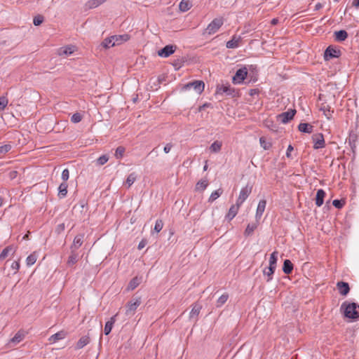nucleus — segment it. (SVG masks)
<instances>
[{"label":"nucleus","instance_id":"7c9ffc66","mask_svg":"<svg viewBox=\"0 0 359 359\" xmlns=\"http://www.w3.org/2000/svg\"><path fill=\"white\" fill-rule=\"evenodd\" d=\"M142 281L141 278L135 277L133 278L129 283L128 285V290H135L140 283Z\"/></svg>","mask_w":359,"mask_h":359},{"label":"nucleus","instance_id":"f8f14e48","mask_svg":"<svg viewBox=\"0 0 359 359\" xmlns=\"http://www.w3.org/2000/svg\"><path fill=\"white\" fill-rule=\"evenodd\" d=\"M83 237V234H78L74 237L73 243L70 246L71 250L76 251L82 245Z\"/></svg>","mask_w":359,"mask_h":359},{"label":"nucleus","instance_id":"393cba45","mask_svg":"<svg viewBox=\"0 0 359 359\" xmlns=\"http://www.w3.org/2000/svg\"><path fill=\"white\" fill-rule=\"evenodd\" d=\"M258 222H252L250 224H248L245 231H244V236L248 237L251 235H252L254 231L257 228Z\"/></svg>","mask_w":359,"mask_h":359},{"label":"nucleus","instance_id":"2f4dec72","mask_svg":"<svg viewBox=\"0 0 359 359\" xmlns=\"http://www.w3.org/2000/svg\"><path fill=\"white\" fill-rule=\"evenodd\" d=\"M90 342V338L87 336H83L79 339L76 345V349H81L86 346Z\"/></svg>","mask_w":359,"mask_h":359},{"label":"nucleus","instance_id":"864d4df0","mask_svg":"<svg viewBox=\"0 0 359 359\" xmlns=\"http://www.w3.org/2000/svg\"><path fill=\"white\" fill-rule=\"evenodd\" d=\"M81 208V212L85 209V211L86 212L87 210H88V205H87V203L85 202L84 201H81L79 202V205H74V210H76V208Z\"/></svg>","mask_w":359,"mask_h":359},{"label":"nucleus","instance_id":"79ce46f5","mask_svg":"<svg viewBox=\"0 0 359 359\" xmlns=\"http://www.w3.org/2000/svg\"><path fill=\"white\" fill-rule=\"evenodd\" d=\"M137 175L135 172L130 173L126 181V183L128 184V187H130L136 180Z\"/></svg>","mask_w":359,"mask_h":359},{"label":"nucleus","instance_id":"20e7f679","mask_svg":"<svg viewBox=\"0 0 359 359\" xmlns=\"http://www.w3.org/2000/svg\"><path fill=\"white\" fill-rule=\"evenodd\" d=\"M252 189V186L250 184H247L245 187L242 188L238 198H237L236 203L238 205H242L244 201L248 198L249 195L251 194Z\"/></svg>","mask_w":359,"mask_h":359},{"label":"nucleus","instance_id":"49530a36","mask_svg":"<svg viewBox=\"0 0 359 359\" xmlns=\"http://www.w3.org/2000/svg\"><path fill=\"white\" fill-rule=\"evenodd\" d=\"M12 149V146L10 144H6L0 147V155H4Z\"/></svg>","mask_w":359,"mask_h":359},{"label":"nucleus","instance_id":"13d9d810","mask_svg":"<svg viewBox=\"0 0 359 359\" xmlns=\"http://www.w3.org/2000/svg\"><path fill=\"white\" fill-rule=\"evenodd\" d=\"M11 268L13 269H14L15 271V273H16L19 270V269H20V262H19V261L13 262L12 263V264H11Z\"/></svg>","mask_w":359,"mask_h":359},{"label":"nucleus","instance_id":"e2e57ef3","mask_svg":"<svg viewBox=\"0 0 359 359\" xmlns=\"http://www.w3.org/2000/svg\"><path fill=\"white\" fill-rule=\"evenodd\" d=\"M146 243H147L146 241H144V240L141 241L139 243V244H138V247H137V248H138L139 250H142L143 248H144V246H145Z\"/></svg>","mask_w":359,"mask_h":359},{"label":"nucleus","instance_id":"39448f33","mask_svg":"<svg viewBox=\"0 0 359 359\" xmlns=\"http://www.w3.org/2000/svg\"><path fill=\"white\" fill-rule=\"evenodd\" d=\"M248 75V69L245 67L238 69L233 76V83H241L245 80Z\"/></svg>","mask_w":359,"mask_h":359},{"label":"nucleus","instance_id":"6e6d98bb","mask_svg":"<svg viewBox=\"0 0 359 359\" xmlns=\"http://www.w3.org/2000/svg\"><path fill=\"white\" fill-rule=\"evenodd\" d=\"M344 204V202L341 200L335 199L332 201V205L337 208H341Z\"/></svg>","mask_w":359,"mask_h":359},{"label":"nucleus","instance_id":"4be33fe9","mask_svg":"<svg viewBox=\"0 0 359 359\" xmlns=\"http://www.w3.org/2000/svg\"><path fill=\"white\" fill-rule=\"evenodd\" d=\"M320 110L323 111L324 115L328 118H331L333 110H331V107L326 103H322L320 107Z\"/></svg>","mask_w":359,"mask_h":359},{"label":"nucleus","instance_id":"9d476101","mask_svg":"<svg viewBox=\"0 0 359 359\" xmlns=\"http://www.w3.org/2000/svg\"><path fill=\"white\" fill-rule=\"evenodd\" d=\"M176 46L173 45H167L158 51V55L162 57H168L175 53Z\"/></svg>","mask_w":359,"mask_h":359},{"label":"nucleus","instance_id":"f704fd0d","mask_svg":"<svg viewBox=\"0 0 359 359\" xmlns=\"http://www.w3.org/2000/svg\"><path fill=\"white\" fill-rule=\"evenodd\" d=\"M117 37L116 36H110V37H108L107 39H105L101 43V45L105 48H109L110 47H113L115 45H112V43L114 42V39H116Z\"/></svg>","mask_w":359,"mask_h":359},{"label":"nucleus","instance_id":"5701e85b","mask_svg":"<svg viewBox=\"0 0 359 359\" xmlns=\"http://www.w3.org/2000/svg\"><path fill=\"white\" fill-rule=\"evenodd\" d=\"M241 36L236 37L233 36L232 39L226 42L227 48H236L239 46V42L241 41Z\"/></svg>","mask_w":359,"mask_h":359},{"label":"nucleus","instance_id":"603ef678","mask_svg":"<svg viewBox=\"0 0 359 359\" xmlns=\"http://www.w3.org/2000/svg\"><path fill=\"white\" fill-rule=\"evenodd\" d=\"M81 120L82 116L79 113H75L71 117V121L74 123H79Z\"/></svg>","mask_w":359,"mask_h":359},{"label":"nucleus","instance_id":"052dcab7","mask_svg":"<svg viewBox=\"0 0 359 359\" xmlns=\"http://www.w3.org/2000/svg\"><path fill=\"white\" fill-rule=\"evenodd\" d=\"M293 147L290 144L287 147V151H286V156L287 158H290L291 157V152L293 151Z\"/></svg>","mask_w":359,"mask_h":359},{"label":"nucleus","instance_id":"aec40b11","mask_svg":"<svg viewBox=\"0 0 359 359\" xmlns=\"http://www.w3.org/2000/svg\"><path fill=\"white\" fill-rule=\"evenodd\" d=\"M79 260V255L76 251L71 250V254L68 257L67 264L68 266H74Z\"/></svg>","mask_w":359,"mask_h":359},{"label":"nucleus","instance_id":"680f3d73","mask_svg":"<svg viewBox=\"0 0 359 359\" xmlns=\"http://www.w3.org/2000/svg\"><path fill=\"white\" fill-rule=\"evenodd\" d=\"M259 90L257 88L250 89L249 90V95L253 96L255 95H257L259 93Z\"/></svg>","mask_w":359,"mask_h":359},{"label":"nucleus","instance_id":"3c124183","mask_svg":"<svg viewBox=\"0 0 359 359\" xmlns=\"http://www.w3.org/2000/svg\"><path fill=\"white\" fill-rule=\"evenodd\" d=\"M8 103V99L4 97H0V111L4 110Z\"/></svg>","mask_w":359,"mask_h":359},{"label":"nucleus","instance_id":"a19ab883","mask_svg":"<svg viewBox=\"0 0 359 359\" xmlns=\"http://www.w3.org/2000/svg\"><path fill=\"white\" fill-rule=\"evenodd\" d=\"M222 193H223V190L222 189H219L213 191L211 194V195L208 199V201L210 203L213 202L217 198H218L222 195Z\"/></svg>","mask_w":359,"mask_h":359},{"label":"nucleus","instance_id":"774afa93","mask_svg":"<svg viewBox=\"0 0 359 359\" xmlns=\"http://www.w3.org/2000/svg\"><path fill=\"white\" fill-rule=\"evenodd\" d=\"M58 228L63 230L65 229V224H61L58 225Z\"/></svg>","mask_w":359,"mask_h":359},{"label":"nucleus","instance_id":"9b49d317","mask_svg":"<svg viewBox=\"0 0 359 359\" xmlns=\"http://www.w3.org/2000/svg\"><path fill=\"white\" fill-rule=\"evenodd\" d=\"M217 93H225L226 95H231L232 97H234L235 89L233 88L230 85H222L217 87Z\"/></svg>","mask_w":359,"mask_h":359},{"label":"nucleus","instance_id":"473e14b6","mask_svg":"<svg viewBox=\"0 0 359 359\" xmlns=\"http://www.w3.org/2000/svg\"><path fill=\"white\" fill-rule=\"evenodd\" d=\"M67 187L68 185L66 182H63L61 183L58 187V196L60 198H64L67 196Z\"/></svg>","mask_w":359,"mask_h":359},{"label":"nucleus","instance_id":"e433bc0d","mask_svg":"<svg viewBox=\"0 0 359 359\" xmlns=\"http://www.w3.org/2000/svg\"><path fill=\"white\" fill-rule=\"evenodd\" d=\"M277 260H278V252L274 251L271 253L270 258H269V266L276 269V264H277Z\"/></svg>","mask_w":359,"mask_h":359},{"label":"nucleus","instance_id":"f3484780","mask_svg":"<svg viewBox=\"0 0 359 359\" xmlns=\"http://www.w3.org/2000/svg\"><path fill=\"white\" fill-rule=\"evenodd\" d=\"M266 205V200L263 199V200L259 201L257 208V211H256V218L257 219L261 218V217L262 216V215L264 212Z\"/></svg>","mask_w":359,"mask_h":359},{"label":"nucleus","instance_id":"bb28decb","mask_svg":"<svg viewBox=\"0 0 359 359\" xmlns=\"http://www.w3.org/2000/svg\"><path fill=\"white\" fill-rule=\"evenodd\" d=\"M299 131L305 133H311L313 132V126L309 123H301L298 126Z\"/></svg>","mask_w":359,"mask_h":359},{"label":"nucleus","instance_id":"69168bd1","mask_svg":"<svg viewBox=\"0 0 359 359\" xmlns=\"http://www.w3.org/2000/svg\"><path fill=\"white\" fill-rule=\"evenodd\" d=\"M278 19H276V18H274V19H273V20H271V24H272V25H276V24L278 23Z\"/></svg>","mask_w":359,"mask_h":359},{"label":"nucleus","instance_id":"0e129e2a","mask_svg":"<svg viewBox=\"0 0 359 359\" xmlns=\"http://www.w3.org/2000/svg\"><path fill=\"white\" fill-rule=\"evenodd\" d=\"M352 6L355 7L356 8H359V0H353Z\"/></svg>","mask_w":359,"mask_h":359},{"label":"nucleus","instance_id":"f03ea898","mask_svg":"<svg viewBox=\"0 0 359 359\" xmlns=\"http://www.w3.org/2000/svg\"><path fill=\"white\" fill-rule=\"evenodd\" d=\"M141 304L142 297L136 293L126 306V315L128 316H133Z\"/></svg>","mask_w":359,"mask_h":359},{"label":"nucleus","instance_id":"6e6552de","mask_svg":"<svg viewBox=\"0 0 359 359\" xmlns=\"http://www.w3.org/2000/svg\"><path fill=\"white\" fill-rule=\"evenodd\" d=\"M312 140L314 142L313 148L318 149L325 147V143L324 137L322 133H317L312 136Z\"/></svg>","mask_w":359,"mask_h":359},{"label":"nucleus","instance_id":"5fc2aeb1","mask_svg":"<svg viewBox=\"0 0 359 359\" xmlns=\"http://www.w3.org/2000/svg\"><path fill=\"white\" fill-rule=\"evenodd\" d=\"M43 17L39 15L34 17L33 23L35 26H39L43 22Z\"/></svg>","mask_w":359,"mask_h":359},{"label":"nucleus","instance_id":"c03bdc74","mask_svg":"<svg viewBox=\"0 0 359 359\" xmlns=\"http://www.w3.org/2000/svg\"><path fill=\"white\" fill-rule=\"evenodd\" d=\"M208 182L207 180H201L199 181L196 185V189L197 190H201V191H203L206 189V187H208Z\"/></svg>","mask_w":359,"mask_h":359},{"label":"nucleus","instance_id":"37998d69","mask_svg":"<svg viewBox=\"0 0 359 359\" xmlns=\"http://www.w3.org/2000/svg\"><path fill=\"white\" fill-rule=\"evenodd\" d=\"M36 259H37V256L35 253H32V254L29 255L27 257V259H26L27 266L33 265L36 262Z\"/></svg>","mask_w":359,"mask_h":359},{"label":"nucleus","instance_id":"a211bd4d","mask_svg":"<svg viewBox=\"0 0 359 359\" xmlns=\"http://www.w3.org/2000/svg\"><path fill=\"white\" fill-rule=\"evenodd\" d=\"M117 314H116L115 316H112L109 320H108L106 323H105V325H104V334L106 335H108L112 328H113V326L116 322V317Z\"/></svg>","mask_w":359,"mask_h":359},{"label":"nucleus","instance_id":"ddd939ff","mask_svg":"<svg viewBox=\"0 0 359 359\" xmlns=\"http://www.w3.org/2000/svg\"><path fill=\"white\" fill-rule=\"evenodd\" d=\"M337 289L339 292L342 296H346L350 291V287L348 283L344 281H339L337 283Z\"/></svg>","mask_w":359,"mask_h":359},{"label":"nucleus","instance_id":"0eeeda50","mask_svg":"<svg viewBox=\"0 0 359 359\" xmlns=\"http://www.w3.org/2000/svg\"><path fill=\"white\" fill-rule=\"evenodd\" d=\"M205 84L202 81H194L193 82L188 83L184 86L185 89H190L193 88L196 93H201L204 90Z\"/></svg>","mask_w":359,"mask_h":359},{"label":"nucleus","instance_id":"4c0bfd02","mask_svg":"<svg viewBox=\"0 0 359 359\" xmlns=\"http://www.w3.org/2000/svg\"><path fill=\"white\" fill-rule=\"evenodd\" d=\"M222 144L219 141H215L210 147V150L212 152L217 153L221 150Z\"/></svg>","mask_w":359,"mask_h":359},{"label":"nucleus","instance_id":"4d7b16f0","mask_svg":"<svg viewBox=\"0 0 359 359\" xmlns=\"http://www.w3.org/2000/svg\"><path fill=\"white\" fill-rule=\"evenodd\" d=\"M69 171L67 168L63 170L62 172V180L66 182L67 180H68L69 179Z\"/></svg>","mask_w":359,"mask_h":359},{"label":"nucleus","instance_id":"c756f323","mask_svg":"<svg viewBox=\"0 0 359 359\" xmlns=\"http://www.w3.org/2000/svg\"><path fill=\"white\" fill-rule=\"evenodd\" d=\"M113 36H116L117 39L114 40V42L112 43V45H119L123 41H127L129 40L130 36L128 34H122V35H114Z\"/></svg>","mask_w":359,"mask_h":359},{"label":"nucleus","instance_id":"72a5a7b5","mask_svg":"<svg viewBox=\"0 0 359 359\" xmlns=\"http://www.w3.org/2000/svg\"><path fill=\"white\" fill-rule=\"evenodd\" d=\"M65 332H63V331H61V332H58L54 334H53L50 339H49V341L51 342V343H55L56 341H57L58 340H60V339H62L65 337Z\"/></svg>","mask_w":359,"mask_h":359},{"label":"nucleus","instance_id":"dca6fc26","mask_svg":"<svg viewBox=\"0 0 359 359\" xmlns=\"http://www.w3.org/2000/svg\"><path fill=\"white\" fill-rule=\"evenodd\" d=\"M202 306L198 304H194L192 305V309L189 314L190 319H194L195 321L197 320V317L200 313Z\"/></svg>","mask_w":359,"mask_h":359},{"label":"nucleus","instance_id":"c9c22d12","mask_svg":"<svg viewBox=\"0 0 359 359\" xmlns=\"http://www.w3.org/2000/svg\"><path fill=\"white\" fill-rule=\"evenodd\" d=\"M25 337L23 331H18L15 336L11 339V342L13 344H18Z\"/></svg>","mask_w":359,"mask_h":359},{"label":"nucleus","instance_id":"09e8293b","mask_svg":"<svg viewBox=\"0 0 359 359\" xmlns=\"http://www.w3.org/2000/svg\"><path fill=\"white\" fill-rule=\"evenodd\" d=\"M109 160V157L107 155H102L97 159V164L102 165L105 164Z\"/></svg>","mask_w":359,"mask_h":359},{"label":"nucleus","instance_id":"6ab92c4d","mask_svg":"<svg viewBox=\"0 0 359 359\" xmlns=\"http://www.w3.org/2000/svg\"><path fill=\"white\" fill-rule=\"evenodd\" d=\"M326 194L323 189H318L316 196V205L320 207L324 203V198Z\"/></svg>","mask_w":359,"mask_h":359},{"label":"nucleus","instance_id":"a18cd8bd","mask_svg":"<svg viewBox=\"0 0 359 359\" xmlns=\"http://www.w3.org/2000/svg\"><path fill=\"white\" fill-rule=\"evenodd\" d=\"M124 152L125 148L123 147H118L114 155L117 159H120L123 157Z\"/></svg>","mask_w":359,"mask_h":359},{"label":"nucleus","instance_id":"7ed1b4c3","mask_svg":"<svg viewBox=\"0 0 359 359\" xmlns=\"http://www.w3.org/2000/svg\"><path fill=\"white\" fill-rule=\"evenodd\" d=\"M224 23L222 18H215L207 27L205 33L212 35L216 33Z\"/></svg>","mask_w":359,"mask_h":359},{"label":"nucleus","instance_id":"423d86ee","mask_svg":"<svg viewBox=\"0 0 359 359\" xmlns=\"http://www.w3.org/2000/svg\"><path fill=\"white\" fill-rule=\"evenodd\" d=\"M341 55V51L333 46H328L324 53V58L329 60L332 58L339 57Z\"/></svg>","mask_w":359,"mask_h":359},{"label":"nucleus","instance_id":"a878e982","mask_svg":"<svg viewBox=\"0 0 359 359\" xmlns=\"http://www.w3.org/2000/svg\"><path fill=\"white\" fill-rule=\"evenodd\" d=\"M106 0H89L86 2L85 6L87 9H92L97 8L100 5L104 4Z\"/></svg>","mask_w":359,"mask_h":359},{"label":"nucleus","instance_id":"c85d7f7f","mask_svg":"<svg viewBox=\"0 0 359 359\" xmlns=\"http://www.w3.org/2000/svg\"><path fill=\"white\" fill-rule=\"evenodd\" d=\"M293 270V264L289 259L283 262V271L285 274H290Z\"/></svg>","mask_w":359,"mask_h":359},{"label":"nucleus","instance_id":"2eb2a0df","mask_svg":"<svg viewBox=\"0 0 359 359\" xmlns=\"http://www.w3.org/2000/svg\"><path fill=\"white\" fill-rule=\"evenodd\" d=\"M241 205H238V203H236L235 205H232L229 208L227 215H226V218L229 221L234 218L237 215Z\"/></svg>","mask_w":359,"mask_h":359},{"label":"nucleus","instance_id":"bf43d9fd","mask_svg":"<svg viewBox=\"0 0 359 359\" xmlns=\"http://www.w3.org/2000/svg\"><path fill=\"white\" fill-rule=\"evenodd\" d=\"M173 145L171 143H168L163 148V151L165 154H168L170 152L171 149L172 148Z\"/></svg>","mask_w":359,"mask_h":359},{"label":"nucleus","instance_id":"4468645a","mask_svg":"<svg viewBox=\"0 0 359 359\" xmlns=\"http://www.w3.org/2000/svg\"><path fill=\"white\" fill-rule=\"evenodd\" d=\"M75 50V46H65L61 47L58 49L57 53L58 55L60 56H68L73 53Z\"/></svg>","mask_w":359,"mask_h":359},{"label":"nucleus","instance_id":"412c9836","mask_svg":"<svg viewBox=\"0 0 359 359\" xmlns=\"http://www.w3.org/2000/svg\"><path fill=\"white\" fill-rule=\"evenodd\" d=\"M334 39L338 42L345 41L348 38V33L345 30H339L334 32Z\"/></svg>","mask_w":359,"mask_h":359},{"label":"nucleus","instance_id":"de8ad7c7","mask_svg":"<svg viewBox=\"0 0 359 359\" xmlns=\"http://www.w3.org/2000/svg\"><path fill=\"white\" fill-rule=\"evenodd\" d=\"M259 142H260L261 146L265 150L269 149L271 147V143L266 142L264 137H262L259 138Z\"/></svg>","mask_w":359,"mask_h":359},{"label":"nucleus","instance_id":"338daca9","mask_svg":"<svg viewBox=\"0 0 359 359\" xmlns=\"http://www.w3.org/2000/svg\"><path fill=\"white\" fill-rule=\"evenodd\" d=\"M322 7V5L320 4H318L316 5V10H318Z\"/></svg>","mask_w":359,"mask_h":359},{"label":"nucleus","instance_id":"1a4fd4ad","mask_svg":"<svg viewBox=\"0 0 359 359\" xmlns=\"http://www.w3.org/2000/svg\"><path fill=\"white\" fill-rule=\"evenodd\" d=\"M295 114V109H290L279 114L278 118L283 123H287L293 118Z\"/></svg>","mask_w":359,"mask_h":359},{"label":"nucleus","instance_id":"ea45409f","mask_svg":"<svg viewBox=\"0 0 359 359\" xmlns=\"http://www.w3.org/2000/svg\"><path fill=\"white\" fill-rule=\"evenodd\" d=\"M180 10L186 12L191 8V4L188 0H182L179 5Z\"/></svg>","mask_w":359,"mask_h":359},{"label":"nucleus","instance_id":"58836bf2","mask_svg":"<svg viewBox=\"0 0 359 359\" xmlns=\"http://www.w3.org/2000/svg\"><path fill=\"white\" fill-rule=\"evenodd\" d=\"M228 299H229V294L227 293L223 294L217 299V303H216V306L221 307L222 305H224Z\"/></svg>","mask_w":359,"mask_h":359},{"label":"nucleus","instance_id":"f257e3e1","mask_svg":"<svg viewBox=\"0 0 359 359\" xmlns=\"http://www.w3.org/2000/svg\"><path fill=\"white\" fill-rule=\"evenodd\" d=\"M341 309H344V316L351 319H357L359 318V305L356 303H348L344 302Z\"/></svg>","mask_w":359,"mask_h":359},{"label":"nucleus","instance_id":"8fccbe9b","mask_svg":"<svg viewBox=\"0 0 359 359\" xmlns=\"http://www.w3.org/2000/svg\"><path fill=\"white\" fill-rule=\"evenodd\" d=\"M163 226V223L162 220L161 219H158V220H156V222L155 223V226H154V230L156 233H158V232H160L162 230Z\"/></svg>","mask_w":359,"mask_h":359},{"label":"nucleus","instance_id":"cd10ccee","mask_svg":"<svg viewBox=\"0 0 359 359\" xmlns=\"http://www.w3.org/2000/svg\"><path fill=\"white\" fill-rule=\"evenodd\" d=\"M276 269L271 266L266 267L263 270L264 276H266V282H269L273 279V275L275 272Z\"/></svg>","mask_w":359,"mask_h":359},{"label":"nucleus","instance_id":"b1692460","mask_svg":"<svg viewBox=\"0 0 359 359\" xmlns=\"http://www.w3.org/2000/svg\"><path fill=\"white\" fill-rule=\"evenodd\" d=\"M16 250V247L13 245H8L5 248L0 254V260L4 259L11 252L14 253Z\"/></svg>","mask_w":359,"mask_h":359}]
</instances>
